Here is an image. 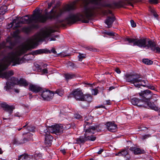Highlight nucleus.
I'll use <instances>...</instances> for the list:
<instances>
[{
	"mask_svg": "<svg viewBox=\"0 0 160 160\" xmlns=\"http://www.w3.org/2000/svg\"><path fill=\"white\" fill-rule=\"evenodd\" d=\"M143 129H141V130H142V131H145L147 130L148 128L146 127H143Z\"/></svg>",
	"mask_w": 160,
	"mask_h": 160,
	"instance_id": "obj_56",
	"label": "nucleus"
},
{
	"mask_svg": "<svg viewBox=\"0 0 160 160\" xmlns=\"http://www.w3.org/2000/svg\"><path fill=\"white\" fill-rule=\"evenodd\" d=\"M79 55L78 56L79 60L80 61H82V60L86 57V55L84 54H79Z\"/></svg>",
	"mask_w": 160,
	"mask_h": 160,
	"instance_id": "obj_34",
	"label": "nucleus"
},
{
	"mask_svg": "<svg viewBox=\"0 0 160 160\" xmlns=\"http://www.w3.org/2000/svg\"><path fill=\"white\" fill-rule=\"evenodd\" d=\"M103 104L104 105H110L111 104V103L110 100H108L106 101Z\"/></svg>",
	"mask_w": 160,
	"mask_h": 160,
	"instance_id": "obj_47",
	"label": "nucleus"
},
{
	"mask_svg": "<svg viewBox=\"0 0 160 160\" xmlns=\"http://www.w3.org/2000/svg\"><path fill=\"white\" fill-rule=\"evenodd\" d=\"M42 72L44 73H48V70L46 68L42 70Z\"/></svg>",
	"mask_w": 160,
	"mask_h": 160,
	"instance_id": "obj_54",
	"label": "nucleus"
},
{
	"mask_svg": "<svg viewBox=\"0 0 160 160\" xmlns=\"http://www.w3.org/2000/svg\"><path fill=\"white\" fill-rule=\"evenodd\" d=\"M130 23L132 27H135L136 26V24L133 20H131Z\"/></svg>",
	"mask_w": 160,
	"mask_h": 160,
	"instance_id": "obj_44",
	"label": "nucleus"
},
{
	"mask_svg": "<svg viewBox=\"0 0 160 160\" xmlns=\"http://www.w3.org/2000/svg\"><path fill=\"white\" fill-rule=\"evenodd\" d=\"M149 2L152 4H157L158 3V0H150Z\"/></svg>",
	"mask_w": 160,
	"mask_h": 160,
	"instance_id": "obj_46",
	"label": "nucleus"
},
{
	"mask_svg": "<svg viewBox=\"0 0 160 160\" xmlns=\"http://www.w3.org/2000/svg\"><path fill=\"white\" fill-rule=\"evenodd\" d=\"M28 130L32 132H34L35 131V128L34 127H31L30 126H28L27 127Z\"/></svg>",
	"mask_w": 160,
	"mask_h": 160,
	"instance_id": "obj_38",
	"label": "nucleus"
},
{
	"mask_svg": "<svg viewBox=\"0 0 160 160\" xmlns=\"http://www.w3.org/2000/svg\"><path fill=\"white\" fill-rule=\"evenodd\" d=\"M128 154V152L127 150L123 149L121 151L117 153L116 154V155L118 156H122L125 157Z\"/></svg>",
	"mask_w": 160,
	"mask_h": 160,
	"instance_id": "obj_28",
	"label": "nucleus"
},
{
	"mask_svg": "<svg viewBox=\"0 0 160 160\" xmlns=\"http://www.w3.org/2000/svg\"><path fill=\"white\" fill-rule=\"evenodd\" d=\"M72 94L77 100L81 101L83 94L82 91L79 89H76L72 92Z\"/></svg>",
	"mask_w": 160,
	"mask_h": 160,
	"instance_id": "obj_13",
	"label": "nucleus"
},
{
	"mask_svg": "<svg viewBox=\"0 0 160 160\" xmlns=\"http://www.w3.org/2000/svg\"><path fill=\"white\" fill-rule=\"evenodd\" d=\"M115 20V18L114 16L108 17L105 21V23L108 25V28H110L112 26L113 22Z\"/></svg>",
	"mask_w": 160,
	"mask_h": 160,
	"instance_id": "obj_21",
	"label": "nucleus"
},
{
	"mask_svg": "<svg viewBox=\"0 0 160 160\" xmlns=\"http://www.w3.org/2000/svg\"><path fill=\"white\" fill-rule=\"evenodd\" d=\"M105 108V107L102 105L96 107V108Z\"/></svg>",
	"mask_w": 160,
	"mask_h": 160,
	"instance_id": "obj_49",
	"label": "nucleus"
},
{
	"mask_svg": "<svg viewBox=\"0 0 160 160\" xmlns=\"http://www.w3.org/2000/svg\"><path fill=\"white\" fill-rule=\"evenodd\" d=\"M101 0H84V7L82 13L70 14L64 20V22L68 24H72L77 21L82 20V22L88 23L90 18L98 11V9L100 8L101 7L114 8L117 6L116 3H105L101 5Z\"/></svg>",
	"mask_w": 160,
	"mask_h": 160,
	"instance_id": "obj_3",
	"label": "nucleus"
},
{
	"mask_svg": "<svg viewBox=\"0 0 160 160\" xmlns=\"http://www.w3.org/2000/svg\"><path fill=\"white\" fill-rule=\"evenodd\" d=\"M114 88H115V87H113V86L109 88L108 89V90L109 91H110L112 90L113 89H114Z\"/></svg>",
	"mask_w": 160,
	"mask_h": 160,
	"instance_id": "obj_55",
	"label": "nucleus"
},
{
	"mask_svg": "<svg viewBox=\"0 0 160 160\" xmlns=\"http://www.w3.org/2000/svg\"><path fill=\"white\" fill-rule=\"evenodd\" d=\"M98 126L95 125L93 126H91L88 128L85 129V132L84 134V137H80L77 139L78 143H83L86 141L90 140L94 141L96 139V137L92 134L95 133L96 129L97 128Z\"/></svg>",
	"mask_w": 160,
	"mask_h": 160,
	"instance_id": "obj_6",
	"label": "nucleus"
},
{
	"mask_svg": "<svg viewBox=\"0 0 160 160\" xmlns=\"http://www.w3.org/2000/svg\"><path fill=\"white\" fill-rule=\"evenodd\" d=\"M105 34L107 35L111 36H113L115 35V33L112 32H105Z\"/></svg>",
	"mask_w": 160,
	"mask_h": 160,
	"instance_id": "obj_45",
	"label": "nucleus"
},
{
	"mask_svg": "<svg viewBox=\"0 0 160 160\" xmlns=\"http://www.w3.org/2000/svg\"><path fill=\"white\" fill-rule=\"evenodd\" d=\"M76 2H72L69 4H67L62 9H57L56 10V7H54L49 12V14L47 13L44 15L37 13L33 14L30 17L28 15H26L21 18H17L8 25V27L10 28L12 27L13 29H16L20 26V24L44 22L48 19H51L56 18L65 12L75 9L76 8Z\"/></svg>",
	"mask_w": 160,
	"mask_h": 160,
	"instance_id": "obj_2",
	"label": "nucleus"
},
{
	"mask_svg": "<svg viewBox=\"0 0 160 160\" xmlns=\"http://www.w3.org/2000/svg\"><path fill=\"white\" fill-rule=\"evenodd\" d=\"M129 4L130 5H131V6H133V5H132V3H131V2H129Z\"/></svg>",
	"mask_w": 160,
	"mask_h": 160,
	"instance_id": "obj_62",
	"label": "nucleus"
},
{
	"mask_svg": "<svg viewBox=\"0 0 160 160\" xmlns=\"http://www.w3.org/2000/svg\"><path fill=\"white\" fill-rule=\"evenodd\" d=\"M55 2L54 0H52L51 2L48 4V8H50L52 6V5Z\"/></svg>",
	"mask_w": 160,
	"mask_h": 160,
	"instance_id": "obj_40",
	"label": "nucleus"
},
{
	"mask_svg": "<svg viewBox=\"0 0 160 160\" xmlns=\"http://www.w3.org/2000/svg\"><path fill=\"white\" fill-rule=\"evenodd\" d=\"M115 71L118 74H119L121 73L120 70L118 68H117L115 69Z\"/></svg>",
	"mask_w": 160,
	"mask_h": 160,
	"instance_id": "obj_51",
	"label": "nucleus"
},
{
	"mask_svg": "<svg viewBox=\"0 0 160 160\" xmlns=\"http://www.w3.org/2000/svg\"><path fill=\"white\" fill-rule=\"evenodd\" d=\"M93 117L91 116H89L88 115L85 117V124L84 125V130L87 129L86 127V126L88 124V125H89L90 124H91L93 122Z\"/></svg>",
	"mask_w": 160,
	"mask_h": 160,
	"instance_id": "obj_18",
	"label": "nucleus"
},
{
	"mask_svg": "<svg viewBox=\"0 0 160 160\" xmlns=\"http://www.w3.org/2000/svg\"><path fill=\"white\" fill-rule=\"evenodd\" d=\"M64 76L66 79L67 81L69 80L74 79L76 78L75 74L71 73L65 74Z\"/></svg>",
	"mask_w": 160,
	"mask_h": 160,
	"instance_id": "obj_25",
	"label": "nucleus"
},
{
	"mask_svg": "<svg viewBox=\"0 0 160 160\" xmlns=\"http://www.w3.org/2000/svg\"><path fill=\"white\" fill-rule=\"evenodd\" d=\"M92 93V95H95L97 94L98 92V90L96 89L95 88L92 89L91 90Z\"/></svg>",
	"mask_w": 160,
	"mask_h": 160,
	"instance_id": "obj_37",
	"label": "nucleus"
},
{
	"mask_svg": "<svg viewBox=\"0 0 160 160\" xmlns=\"http://www.w3.org/2000/svg\"><path fill=\"white\" fill-rule=\"evenodd\" d=\"M86 49L87 50H88L90 51H96V49L95 48H93L90 47H87L86 48Z\"/></svg>",
	"mask_w": 160,
	"mask_h": 160,
	"instance_id": "obj_41",
	"label": "nucleus"
},
{
	"mask_svg": "<svg viewBox=\"0 0 160 160\" xmlns=\"http://www.w3.org/2000/svg\"><path fill=\"white\" fill-rule=\"evenodd\" d=\"M151 12L153 13V15L155 17H157L158 15L157 14L154 12V11L153 10H151Z\"/></svg>",
	"mask_w": 160,
	"mask_h": 160,
	"instance_id": "obj_53",
	"label": "nucleus"
},
{
	"mask_svg": "<svg viewBox=\"0 0 160 160\" xmlns=\"http://www.w3.org/2000/svg\"><path fill=\"white\" fill-rule=\"evenodd\" d=\"M74 117L77 119H80L82 118V116L78 113H76L74 115Z\"/></svg>",
	"mask_w": 160,
	"mask_h": 160,
	"instance_id": "obj_43",
	"label": "nucleus"
},
{
	"mask_svg": "<svg viewBox=\"0 0 160 160\" xmlns=\"http://www.w3.org/2000/svg\"><path fill=\"white\" fill-rule=\"evenodd\" d=\"M125 41H128L130 43L133 42L134 46L137 45L140 48H146L148 49L150 48L153 51L155 46L156 43L154 42L145 38L138 39L127 38L125 39Z\"/></svg>",
	"mask_w": 160,
	"mask_h": 160,
	"instance_id": "obj_5",
	"label": "nucleus"
},
{
	"mask_svg": "<svg viewBox=\"0 0 160 160\" xmlns=\"http://www.w3.org/2000/svg\"><path fill=\"white\" fill-rule=\"evenodd\" d=\"M59 55H60V56H63V57H65V56H66V55H62V54H60Z\"/></svg>",
	"mask_w": 160,
	"mask_h": 160,
	"instance_id": "obj_61",
	"label": "nucleus"
},
{
	"mask_svg": "<svg viewBox=\"0 0 160 160\" xmlns=\"http://www.w3.org/2000/svg\"><path fill=\"white\" fill-rule=\"evenodd\" d=\"M14 82V81H12V82H10V83L7 82L6 83V85L4 87V89H6V90L11 89L13 87V85H15L13 84Z\"/></svg>",
	"mask_w": 160,
	"mask_h": 160,
	"instance_id": "obj_29",
	"label": "nucleus"
},
{
	"mask_svg": "<svg viewBox=\"0 0 160 160\" xmlns=\"http://www.w3.org/2000/svg\"><path fill=\"white\" fill-rule=\"evenodd\" d=\"M150 136V135L148 134V135H145L144 136H143L142 139H145L146 138H147L149 137Z\"/></svg>",
	"mask_w": 160,
	"mask_h": 160,
	"instance_id": "obj_50",
	"label": "nucleus"
},
{
	"mask_svg": "<svg viewBox=\"0 0 160 160\" xmlns=\"http://www.w3.org/2000/svg\"><path fill=\"white\" fill-rule=\"evenodd\" d=\"M39 95L41 96L42 99L45 101H50L52 99L53 93L49 90L42 89V91L39 93Z\"/></svg>",
	"mask_w": 160,
	"mask_h": 160,
	"instance_id": "obj_7",
	"label": "nucleus"
},
{
	"mask_svg": "<svg viewBox=\"0 0 160 160\" xmlns=\"http://www.w3.org/2000/svg\"><path fill=\"white\" fill-rule=\"evenodd\" d=\"M82 100L81 101H86L88 102H91L92 100V98L90 95L89 94H85L84 95L82 98Z\"/></svg>",
	"mask_w": 160,
	"mask_h": 160,
	"instance_id": "obj_26",
	"label": "nucleus"
},
{
	"mask_svg": "<svg viewBox=\"0 0 160 160\" xmlns=\"http://www.w3.org/2000/svg\"><path fill=\"white\" fill-rule=\"evenodd\" d=\"M14 91L17 93H18L19 92V90L18 89H14Z\"/></svg>",
	"mask_w": 160,
	"mask_h": 160,
	"instance_id": "obj_57",
	"label": "nucleus"
},
{
	"mask_svg": "<svg viewBox=\"0 0 160 160\" xmlns=\"http://www.w3.org/2000/svg\"><path fill=\"white\" fill-rule=\"evenodd\" d=\"M23 142H21V140L19 139L15 138L13 140V143L14 144H16L17 145L22 144V143Z\"/></svg>",
	"mask_w": 160,
	"mask_h": 160,
	"instance_id": "obj_33",
	"label": "nucleus"
},
{
	"mask_svg": "<svg viewBox=\"0 0 160 160\" xmlns=\"http://www.w3.org/2000/svg\"><path fill=\"white\" fill-rule=\"evenodd\" d=\"M51 52L54 54H56L57 53L54 48H52L51 50H48L46 49H40L33 51L31 52L29 54H32L33 55H36L38 54H40L42 53H45L47 52L51 53Z\"/></svg>",
	"mask_w": 160,
	"mask_h": 160,
	"instance_id": "obj_10",
	"label": "nucleus"
},
{
	"mask_svg": "<svg viewBox=\"0 0 160 160\" xmlns=\"http://www.w3.org/2000/svg\"><path fill=\"white\" fill-rule=\"evenodd\" d=\"M28 133H27V138H30L31 137L30 136H28Z\"/></svg>",
	"mask_w": 160,
	"mask_h": 160,
	"instance_id": "obj_63",
	"label": "nucleus"
},
{
	"mask_svg": "<svg viewBox=\"0 0 160 160\" xmlns=\"http://www.w3.org/2000/svg\"><path fill=\"white\" fill-rule=\"evenodd\" d=\"M28 136L31 137L28 138H24L23 139L21 140V142H23L22 144L28 141L32 140V136L33 135L31 133H28Z\"/></svg>",
	"mask_w": 160,
	"mask_h": 160,
	"instance_id": "obj_27",
	"label": "nucleus"
},
{
	"mask_svg": "<svg viewBox=\"0 0 160 160\" xmlns=\"http://www.w3.org/2000/svg\"><path fill=\"white\" fill-rule=\"evenodd\" d=\"M105 125L107 129L110 132H115L117 130V125L114 122H108L106 123Z\"/></svg>",
	"mask_w": 160,
	"mask_h": 160,
	"instance_id": "obj_12",
	"label": "nucleus"
},
{
	"mask_svg": "<svg viewBox=\"0 0 160 160\" xmlns=\"http://www.w3.org/2000/svg\"><path fill=\"white\" fill-rule=\"evenodd\" d=\"M63 126L61 124H57L50 126L48 128V130L50 132L57 135L62 133L63 132Z\"/></svg>",
	"mask_w": 160,
	"mask_h": 160,
	"instance_id": "obj_8",
	"label": "nucleus"
},
{
	"mask_svg": "<svg viewBox=\"0 0 160 160\" xmlns=\"http://www.w3.org/2000/svg\"><path fill=\"white\" fill-rule=\"evenodd\" d=\"M126 80L128 82L133 84L137 88H139L141 86L147 87L148 88L152 90H155L156 88L153 86L146 85V84L148 82L147 80H144L141 79V76L138 74H126Z\"/></svg>",
	"mask_w": 160,
	"mask_h": 160,
	"instance_id": "obj_4",
	"label": "nucleus"
},
{
	"mask_svg": "<svg viewBox=\"0 0 160 160\" xmlns=\"http://www.w3.org/2000/svg\"><path fill=\"white\" fill-rule=\"evenodd\" d=\"M61 152L63 154H65L66 153L65 150H61Z\"/></svg>",
	"mask_w": 160,
	"mask_h": 160,
	"instance_id": "obj_58",
	"label": "nucleus"
},
{
	"mask_svg": "<svg viewBox=\"0 0 160 160\" xmlns=\"http://www.w3.org/2000/svg\"><path fill=\"white\" fill-rule=\"evenodd\" d=\"M142 62L143 63L148 65H151L153 63L152 61L148 59H143Z\"/></svg>",
	"mask_w": 160,
	"mask_h": 160,
	"instance_id": "obj_32",
	"label": "nucleus"
},
{
	"mask_svg": "<svg viewBox=\"0 0 160 160\" xmlns=\"http://www.w3.org/2000/svg\"><path fill=\"white\" fill-rule=\"evenodd\" d=\"M45 135V143L47 146L49 147L51 145L53 138L51 135H50L48 132Z\"/></svg>",
	"mask_w": 160,
	"mask_h": 160,
	"instance_id": "obj_17",
	"label": "nucleus"
},
{
	"mask_svg": "<svg viewBox=\"0 0 160 160\" xmlns=\"http://www.w3.org/2000/svg\"><path fill=\"white\" fill-rule=\"evenodd\" d=\"M153 51L155 52L156 53H160V48L156 43L155 44V46L154 48Z\"/></svg>",
	"mask_w": 160,
	"mask_h": 160,
	"instance_id": "obj_35",
	"label": "nucleus"
},
{
	"mask_svg": "<svg viewBox=\"0 0 160 160\" xmlns=\"http://www.w3.org/2000/svg\"><path fill=\"white\" fill-rule=\"evenodd\" d=\"M7 7L6 6L3 5L0 8V14L3 15L7 11Z\"/></svg>",
	"mask_w": 160,
	"mask_h": 160,
	"instance_id": "obj_30",
	"label": "nucleus"
},
{
	"mask_svg": "<svg viewBox=\"0 0 160 160\" xmlns=\"http://www.w3.org/2000/svg\"><path fill=\"white\" fill-rule=\"evenodd\" d=\"M33 158L32 155H28L24 153L20 155L18 157V160H32Z\"/></svg>",
	"mask_w": 160,
	"mask_h": 160,
	"instance_id": "obj_22",
	"label": "nucleus"
},
{
	"mask_svg": "<svg viewBox=\"0 0 160 160\" xmlns=\"http://www.w3.org/2000/svg\"><path fill=\"white\" fill-rule=\"evenodd\" d=\"M36 27V26L35 25H32L31 26L24 27L22 28V30L24 32L28 33L30 32L32 28H35Z\"/></svg>",
	"mask_w": 160,
	"mask_h": 160,
	"instance_id": "obj_24",
	"label": "nucleus"
},
{
	"mask_svg": "<svg viewBox=\"0 0 160 160\" xmlns=\"http://www.w3.org/2000/svg\"><path fill=\"white\" fill-rule=\"evenodd\" d=\"M103 151V150L101 148L100 149L98 152V154H101L102 152Z\"/></svg>",
	"mask_w": 160,
	"mask_h": 160,
	"instance_id": "obj_52",
	"label": "nucleus"
},
{
	"mask_svg": "<svg viewBox=\"0 0 160 160\" xmlns=\"http://www.w3.org/2000/svg\"><path fill=\"white\" fill-rule=\"evenodd\" d=\"M150 101H149L148 102L147 108L149 107L152 109L158 111V115L160 117V108H158L153 102H151Z\"/></svg>",
	"mask_w": 160,
	"mask_h": 160,
	"instance_id": "obj_20",
	"label": "nucleus"
},
{
	"mask_svg": "<svg viewBox=\"0 0 160 160\" xmlns=\"http://www.w3.org/2000/svg\"><path fill=\"white\" fill-rule=\"evenodd\" d=\"M2 106L4 108L5 111L9 113V115L12 114L13 110L15 108L13 106H10L6 103H2Z\"/></svg>",
	"mask_w": 160,
	"mask_h": 160,
	"instance_id": "obj_16",
	"label": "nucleus"
},
{
	"mask_svg": "<svg viewBox=\"0 0 160 160\" xmlns=\"http://www.w3.org/2000/svg\"><path fill=\"white\" fill-rule=\"evenodd\" d=\"M3 153V151L2 150V149L1 148H0V154H2Z\"/></svg>",
	"mask_w": 160,
	"mask_h": 160,
	"instance_id": "obj_59",
	"label": "nucleus"
},
{
	"mask_svg": "<svg viewBox=\"0 0 160 160\" xmlns=\"http://www.w3.org/2000/svg\"><path fill=\"white\" fill-rule=\"evenodd\" d=\"M55 31L51 28H45L40 32L29 39L27 41V44L20 46L16 49L9 53L3 59L0 61V78L8 79L14 74L12 71L2 72L7 68L11 62L12 66L17 64L22 63L21 60L19 56L26 52L29 47L32 48L35 45H37L39 42L43 41L47 38L53 35Z\"/></svg>",
	"mask_w": 160,
	"mask_h": 160,
	"instance_id": "obj_1",
	"label": "nucleus"
},
{
	"mask_svg": "<svg viewBox=\"0 0 160 160\" xmlns=\"http://www.w3.org/2000/svg\"><path fill=\"white\" fill-rule=\"evenodd\" d=\"M42 88L38 85L30 84H29L28 89L35 93L40 92L42 91Z\"/></svg>",
	"mask_w": 160,
	"mask_h": 160,
	"instance_id": "obj_15",
	"label": "nucleus"
},
{
	"mask_svg": "<svg viewBox=\"0 0 160 160\" xmlns=\"http://www.w3.org/2000/svg\"><path fill=\"white\" fill-rule=\"evenodd\" d=\"M28 124V122H26V125L23 126V128H24L25 127H26Z\"/></svg>",
	"mask_w": 160,
	"mask_h": 160,
	"instance_id": "obj_60",
	"label": "nucleus"
},
{
	"mask_svg": "<svg viewBox=\"0 0 160 160\" xmlns=\"http://www.w3.org/2000/svg\"><path fill=\"white\" fill-rule=\"evenodd\" d=\"M103 13L105 15H107L108 14H112V12L109 10H104L103 11Z\"/></svg>",
	"mask_w": 160,
	"mask_h": 160,
	"instance_id": "obj_39",
	"label": "nucleus"
},
{
	"mask_svg": "<svg viewBox=\"0 0 160 160\" xmlns=\"http://www.w3.org/2000/svg\"><path fill=\"white\" fill-rule=\"evenodd\" d=\"M19 32V31L18 30H17L15 31L13 33V36L14 37H17L18 34Z\"/></svg>",
	"mask_w": 160,
	"mask_h": 160,
	"instance_id": "obj_42",
	"label": "nucleus"
},
{
	"mask_svg": "<svg viewBox=\"0 0 160 160\" xmlns=\"http://www.w3.org/2000/svg\"><path fill=\"white\" fill-rule=\"evenodd\" d=\"M139 99L138 98H134L131 99V102L132 104L134 105H137L138 106Z\"/></svg>",
	"mask_w": 160,
	"mask_h": 160,
	"instance_id": "obj_31",
	"label": "nucleus"
},
{
	"mask_svg": "<svg viewBox=\"0 0 160 160\" xmlns=\"http://www.w3.org/2000/svg\"><path fill=\"white\" fill-rule=\"evenodd\" d=\"M14 45V42H12L9 40H7L6 43L4 42L0 44V50L5 48L6 47L12 49ZM5 56V54L4 51L0 52V57L4 56Z\"/></svg>",
	"mask_w": 160,
	"mask_h": 160,
	"instance_id": "obj_9",
	"label": "nucleus"
},
{
	"mask_svg": "<svg viewBox=\"0 0 160 160\" xmlns=\"http://www.w3.org/2000/svg\"><path fill=\"white\" fill-rule=\"evenodd\" d=\"M56 93L59 96H62L63 95L64 92L63 90L62 89H59L56 91Z\"/></svg>",
	"mask_w": 160,
	"mask_h": 160,
	"instance_id": "obj_36",
	"label": "nucleus"
},
{
	"mask_svg": "<svg viewBox=\"0 0 160 160\" xmlns=\"http://www.w3.org/2000/svg\"><path fill=\"white\" fill-rule=\"evenodd\" d=\"M139 96L142 97V99L148 101H150L152 95L151 92L148 90L141 91L140 93H139Z\"/></svg>",
	"mask_w": 160,
	"mask_h": 160,
	"instance_id": "obj_11",
	"label": "nucleus"
},
{
	"mask_svg": "<svg viewBox=\"0 0 160 160\" xmlns=\"http://www.w3.org/2000/svg\"><path fill=\"white\" fill-rule=\"evenodd\" d=\"M148 101L143 99H139L138 106L144 108H147Z\"/></svg>",
	"mask_w": 160,
	"mask_h": 160,
	"instance_id": "obj_23",
	"label": "nucleus"
},
{
	"mask_svg": "<svg viewBox=\"0 0 160 160\" xmlns=\"http://www.w3.org/2000/svg\"><path fill=\"white\" fill-rule=\"evenodd\" d=\"M58 37V36L56 35L54 37H52L50 38L49 39L50 41H55L56 40L55 39V38H57Z\"/></svg>",
	"mask_w": 160,
	"mask_h": 160,
	"instance_id": "obj_48",
	"label": "nucleus"
},
{
	"mask_svg": "<svg viewBox=\"0 0 160 160\" xmlns=\"http://www.w3.org/2000/svg\"><path fill=\"white\" fill-rule=\"evenodd\" d=\"M12 81H14L13 84H18L21 86L26 87L28 85V83L27 81L23 78H21L18 80L17 78L13 77L11 78Z\"/></svg>",
	"mask_w": 160,
	"mask_h": 160,
	"instance_id": "obj_14",
	"label": "nucleus"
},
{
	"mask_svg": "<svg viewBox=\"0 0 160 160\" xmlns=\"http://www.w3.org/2000/svg\"><path fill=\"white\" fill-rule=\"evenodd\" d=\"M3 120H6V119H7V118H3Z\"/></svg>",
	"mask_w": 160,
	"mask_h": 160,
	"instance_id": "obj_64",
	"label": "nucleus"
},
{
	"mask_svg": "<svg viewBox=\"0 0 160 160\" xmlns=\"http://www.w3.org/2000/svg\"><path fill=\"white\" fill-rule=\"evenodd\" d=\"M129 150L135 155H139L145 153V151L139 148L131 147L129 148Z\"/></svg>",
	"mask_w": 160,
	"mask_h": 160,
	"instance_id": "obj_19",
	"label": "nucleus"
}]
</instances>
